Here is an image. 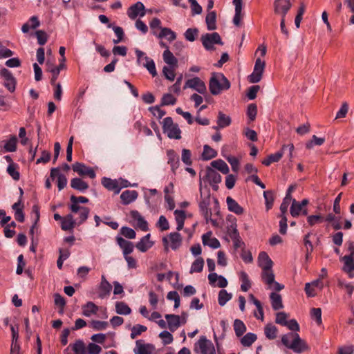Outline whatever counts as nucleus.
<instances>
[{
  "label": "nucleus",
  "mask_w": 354,
  "mask_h": 354,
  "mask_svg": "<svg viewBox=\"0 0 354 354\" xmlns=\"http://www.w3.org/2000/svg\"><path fill=\"white\" fill-rule=\"evenodd\" d=\"M71 205H70V209L73 213H77L80 207H84L83 206L79 205V203H87L88 199L84 196H71L70 198Z\"/></svg>",
  "instance_id": "6ab92c4d"
},
{
  "label": "nucleus",
  "mask_w": 354,
  "mask_h": 354,
  "mask_svg": "<svg viewBox=\"0 0 354 354\" xmlns=\"http://www.w3.org/2000/svg\"><path fill=\"white\" fill-rule=\"evenodd\" d=\"M65 67H66V65H65L64 62H60V64H59V66H57L55 68H53L52 69L50 70V71L53 74L52 78L50 80V83L52 84H54L55 83V81L57 80V79L59 76L60 71L62 69L64 68Z\"/></svg>",
  "instance_id": "4d7b16f0"
},
{
  "label": "nucleus",
  "mask_w": 354,
  "mask_h": 354,
  "mask_svg": "<svg viewBox=\"0 0 354 354\" xmlns=\"http://www.w3.org/2000/svg\"><path fill=\"white\" fill-rule=\"evenodd\" d=\"M232 298V294L228 293L226 290L222 289L218 292V304L221 306L230 301Z\"/></svg>",
  "instance_id": "603ef678"
},
{
  "label": "nucleus",
  "mask_w": 354,
  "mask_h": 354,
  "mask_svg": "<svg viewBox=\"0 0 354 354\" xmlns=\"http://www.w3.org/2000/svg\"><path fill=\"white\" fill-rule=\"evenodd\" d=\"M212 232H208L202 236L203 243L213 249L218 248L221 246L220 242L216 238H212Z\"/></svg>",
  "instance_id": "5701e85b"
},
{
  "label": "nucleus",
  "mask_w": 354,
  "mask_h": 354,
  "mask_svg": "<svg viewBox=\"0 0 354 354\" xmlns=\"http://www.w3.org/2000/svg\"><path fill=\"white\" fill-rule=\"evenodd\" d=\"M157 226L158 227L160 228L161 231H165L169 230V224L165 216L162 215L159 217L158 221L157 223Z\"/></svg>",
  "instance_id": "338daca9"
},
{
  "label": "nucleus",
  "mask_w": 354,
  "mask_h": 354,
  "mask_svg": "<svg viewBox=\"0 0 354 354\" xmlns=\"http://www.w3.org/2000/svg\"><path fill=\"white\" fill-rule=\"evenodd\" d=\"M235 6V14L233 18V23L235 26H239L241 20L242 0H233Z\"/></svg>",
  "instance_id": "bb28decb"
},
{
  "label": "nucleus",
  "mask_w": 354,
  "mask_h": 354,
  "mask_svg": "<svg viewBox=\"0 0 354 354\" xmlns=\"http://www.w3.org/2000/svg\"><path fill=\"white\" fill-rule=\"evenodd\" d=\"M226 203L228 209L230 212H234L237 215H240L243 213V208L241 207L239 204L232 197L227 196L226 198Z\"/></svg>",
  "instance_id": "a878e982"
},
{
  "label": "nucleus",
  "mask_w": 354,
  "mask_h": 354,
  "mask_svg": "<svg viewBox=\"0 0 354 354\" xmlns=\"http://www.w3.org/2000/svg\"><path fill=\"white\" fill-rule=\"evenodd\" d=\"M257 339L256 334L252 333H248L241 339V343L243 346H250Z\"/></svg>",
  "instance_id": "37998d69"
},
{
  "label": "nucleus",
  "mask_w": 354,
  "mask_h": 354,
  "mask_svg": "<svg viewBox=\"0 0 354 354\" xmlns=\"http://www.w3.org/2000/svg\"><path fill=\"white\" fill-rule=\"evenodd\" d=\"M102 185L109 190L113 191L115 194L120 193V188L118 186L117 180H113L109 178L103 177L102 178Z\"/></svg>",
  "instance_id": "393cba45"
},
{
  "label": "nucleus",
  "mask_w": 354,
  "mask_h": 354,
  "mask_svg": "<svg viewBox=\"0 0 354 354\" xmlns=\"http://www.w3.org/2000/svg\"><path fill=\"white\" fill-rule=\"evenodd\" d=\"M272 308L274 310H278L283 308L282 297L277 292H271L270 295Z\"/></svg>",
  "instance_id": "cd10ccee"
},
{
  "label": "nucleus",
  "mask_w": 354,
  "mask_h": 354,
  "mask_svg": "<svg viewBox=\"0 0 354 354\" xmlns=\"http://www.w3.org/2000/svg\"><path fill=\"white\" fill-rule=\"evenodd\" d=\"M164 62L169 66H178V59L174 57L173 53L169 50V48L164 51L163 55Z\"/></svg>",
  "instance_id": "58836bf2"
},
{
  "label": "nucleus",
  "mask_w": 354,
  "mask_h": 354,
  "mask_svg": "<svg viewBox=\"0 0 354 354\" xmlns=\"http://www.w3.org/2000/svg\"><path fill=\"white\" fill-rule=\"evenodd\" d=\"M168 163L171 165V170L174 173L179 166V156L175 153L174 150L167 151Z\"/></svg>",
  "instance_id": "c756f323"
},
{
  "label": "nucleus",
  "mask_w": 354,
  "mask_h": 354,
  "mask_svg": "<svg viewBox=\"0 0 354 354\" xmlns=\"http://www.w3.org/2000/svg\"><path fill=\"white\" fill-rule=\"evenodd\" d=\"M71 186L73 189L80 192H84L88 188L87 183L80 178H74L71 180Z\"/></svg>",
  "instance_id": "2f4dec72"
},
{
  "label": "nucleus",
  "mask_w": 354,
  "mask_h": 354,
  "mask_svg": "<svg viewBox=\"0 0 354 354\" xmlns=\"http://www.w3.org/2000/svg\"><path fill=\"white\" fill-rule=\"evenodd\" d=\"M266 62L260 58H257L255 61L253 72L248 77V80L250 83H258L261 81L265 69Z\"/></svg>",
  "instance_id": "0eeeda50"
},
{
  "label": "nucleus",
  "mask_w": 354,
  "mask_h": 354,
  "mask_svg": "<svg viewBox=\"0 0 354 354\" xmlns=\"http://www.w3.org/2000/svg\"><path fill=\"white\" fill-rule=\"evenodd\" d=\"M311 318L315 319L318 326L322 324V310L320 308H313L310 310Z\"/></svg>",
  "instance_id": "13d9d810"
},
{
  "label": "nucleus",
  "mask_w": 354,
  "mask_h": 354,
  "mask_svg": "<svg viewBox=\"0 0 354 354\" xmlns=\"http://www.w3.org/2000/svg\"><path fill=\"white\" fill-rule=\"evenodd\" d=\"M216 14L215 11H209L205 17V23L207 30H214L216 29Z\"/></svg>",
  "instance_id": "f704fd0d"
},
{
  "label": "nucleus",
  "mask_w": 354,
  "mask_h": 354,
  "mask_svg": "<svg viewBox=\"0 0 354 354\" xmlns=\"http://www.w3.org/2000/svg\"><path fill=\"white\" fill-rule=\"evenodd\" d=\"M175 219L177 223L176 230H181L183 228L185 220L186 218L185 212L183 210L176 209L174 211Z\"/></svg>",
  "instance_id": "e433bc0d"
},
{
  "label": "nucleus",
  "mask_w": 354,
  "mask_h": 354,
  "mask_svg": "<svg viewBox=\"0 0 354 354\" xmlns=\"http://www.w3.org/2000/svg\"><path fill=\"white\" fill-rule=\"evenodd\" d=\"M205 178L212 187V189L214 191H217L218 189V184L221 182V176L214 169L208 167L206 170Z\"/></svg>",
  "instance_id": "f8f14e48"
},
{
  "label": "nucleus",
  "mask_w": 354,
  "mask_h": 354,
  "mask_svg": "<svg viewBox=\"0 0 354 354\" xmlns=\"http://www.w3.org/2000/svg\"><path fill=\"white\" fill-rule=\"evenodd\" d=\"M325 142L324 138H318L315 135L312 136V139L306 144V149H312L315 145L321 146Z\"/></svg>",
  "instance_id": "5fc2aeb1"
},
{
  "label": "nucleus",
  "mask_w": 354,
  "mask_h": 354,
  "mask_svg": "<svg viewBox=\"0 0 354 354\" xmlns=\"http://www.w3.org/2000/svg\"><path fill=\"white\" fill-rule=\"evenodd\" d=\"M169 240L171 242V248L172 250H176L182 243V237L178 232H171L169 234Z\"/></svg>",
  "instance_id": "c9c22d12"
},
{
  "label": "nucleus",
  "mask_w": 354,
  "mask_h": 354,
  "mask_svg": "<svg viewBox=\"0 0 354 354\" xmlns=\"http://www.w3.org/2000/svg\"><path fill=\"white\" fill-rule=\"evenodd\" d=\"M283 156L282 151H277L275 153H272L269 155L266 159L262 161V164L266 166H269L272 162H276L279 161V160Z\"/></svg>",
  "instance_id": "c03bdc74"
},
{
  "label": "nucleus",
  "mask_w": 354,
  "mask_h": 354,
  "mask_svg": "<svg viewBox=\"0 0 354 354\" xmlns=\"http://www.w3.org/2000/svg\"><path fill=\"white\" fill-rule=\"evenodd\" d=\"M75 354H86L85 345L82 340H77L72 346Z\"/></svg>",
  "instance_id": "680f3d73"
},
{
  "label": "nucleus",
  "mask_w": 354,
  "mask_h": 354,
  "mask_svg": "<svg viewBox=\"0 0 354 354\" xmlns=\"http://www.w3.org/2000/svg\"><path fill=\"white\" fill-rule=\"evenodd\" d=\"M149 111L158 119L162 118L166 114V112L160 109L159 106H151Z\"/></svg>",
  "instance_id": "774afa93"
},
{
  "label": "nucleus",
  "mask_w": 354,
  "mask_h": 354,
  "mask_svg": "<svg viewBox=\"0 0 354 354\" xmlns=\"http://www.w3.org/2000/svg\"><path fill=\"white\" fill-rule=\"evenodd\" d=\"M72 168L80 176H88L92 179L95 178V172L93 168L87 167L83 163L76 162L72 165Z\"/></svg>",
  "instance_id": "ddd939ff"
},
{
  "label": "nucleus",
  "mask_w": 354,
  "mask_h": 354,
  "mask_svg": "<svg viewBox=\"0 0 354 354\" xmlns=\"http://www.w3.org/2000/svg\"><path fill=\"white\" fill-rule=\"evenodd\" d=\"M167 322V326L170 331L174 332L180 326V317L173 314H167L165 316Z\"/></svg>",
  "instance_id": "f3484780"
},
{
  "label": "nucleus",
  "mask_w": 354,
  "mask_h": 354,
  "mask_svg": "<svg viewBox=\"0 0 354 354\" xmlns=\"http://www.w3.org/2000/svg\"><path fill=\"white\" fill-rule=\"evenodd\" d=\"M201 41L206 50H213L214 44L223 45V43L218 32L206 33L201 36Z\"/></svg>",
  "instance_id": "423d86ee"
},
{
  "label": "nucleus",
  "mask_w": 354,
  "mask_h": 354,
  "mask_svg": "<svg viewBox=\"0 0 354 354\" xmlns=\"http://www.w3.org/2000/svg\"><path fill=\"white\" fill-rule=\"evenodd\" d=\"M211 165L214 168L218 169L224 174H227L229 173V167L225 163V162L223 161V160L218 159L214 160L211 162Z\"/></svg>",
  "instance_id": "a19ab883"
},
{
  "label": "nucleus",
  "mask_w": 354,
  "mask_h": 354,
  "mask_svg": "<svg viewBox=\"0 0 354 354\" xmlns=\"http://www.w3.org/2000/svg\"><path fill=\"white\" fill-rule=\"evenodd\" d=\"M150 234L144 236L140 241L136 243V248L142 252H145L151 248L153 245V242L150 241Z\"/></svg>",
  "instance_id": "aec40b11"
},
{
  "label": "nucleus",
  "mask_w": 354,
  "mask_h": 354,
  "mask_svg": "<svg viewBox=\"0 0 354 354\" xmlns=\"http://www.w3.org/2000/svg\"><path fill=\"white\" fill-rule=\"evenodd\" d=\"M130 216L134 222H136L135 226L142 231H147L149 230L148 223L147 221L142 216V215L137 210H132L130 212Z\"/></svg>",
  "instance_id": "2eb2a0df"
},
{
  "label": "nucleus",
  "mask_w": 354,
  "mask_h": 354,
  "mask_svg": "<svg viewBox=\"0 0 354 354\" xmlns=\"http://www.w3.org/2000/svg\"><path fill=\"white\" fill-rule=\"evenodd\" d=\"M217 156V152L214 149L211 148L209 145H205L203 147V151L202 153L203 159L208 160L212 159Z\"/></svg>",
  "instance_id": "a18cd8bd"
},
{
  "label": "nucleus",
  "mask_w": 354,
  "mask_h": 354,
  "mask_svg": "<svg viewBox=\"0 0 354 354\" xmlns=\"http://www.w3.org/2000/svg\"><path fill=\"white\" fill-rule=\"evenodd\" d=\"M347 251L348 254L342 257V261L344 262L343 270L348 274L350 278L353 277L352 272L354 269V243L351 241L346 242Z\"/></svg>",
  "instance_id": "f03ea898"
},
{
  "label": "nucleus",
  "mask_w": 354,
  "mask_h": 354,
  "mask_svg": "<svg viewBox=\"0 0 354 354\" xmlns=\"http://www.w3.org/2000/svg\"><path fill=\"white\" fill-rule=\"evenodd\" d=\"M290 335L295 337L293 341L291 342L290 349L292 350L296 353H301L309 349L306 342L300 337L298 333H296L295 335Z\"/></svg>",
  "instance_id": "9b49d317"
},
{
  "label": "nucleus",
  "mask_w": 354,
  "mask_h": 354,
  "mask_svg": "<svg viewBox=\"0 0 354 354\" xmlns=\"http://www.w3.org/2000/svg\"><path fill=\"white\" fill-rule=\"evenodd\" d=\"M83 315L86 317H90L91 315L96 314L98 311V306L92 301L87 302L82 307Z\"/></svg>",
  "instance_id": "4c0bfd02"
},
{
  "label": "nucleus",
  "mask_w": 354,
  "mask_h": 354,
  "mask_svg": "<svg viewBox=\"0 0 354 354\" xmlns=\"http://www.w3.org/2000/svg\"><path fill=\"white\" fill-rule=\"evenodd\" d=\"M89 212L90 210L88 207H80V209H78V212H80L78 225H81L86 221Z\"/></svg>",
  "instance_id": "69168bd1"
},
{
  "label": "nucleus",
  "mask_w": 354,
  "mask_h": 354,
  "mask_svg": "<svg viewBox=\"0 0 354 354\" xmlns=\"http://www.w3.org/2000/svg\"><path fill=\"white\" fill-rule=\"evenodd\" d=\"M162 131L171 139L181 138V131L177 124L174 123L171 117L165 118L162 121Z\"/></svg>",
  "instance_id": "7ed1b4c3"
},
{
  "label": "nucleus",
  "mask_w": 354,
  "mask_h": 354,
  "mask_svg": "<svg viewBox=\"0 0 354 354\" xmlns=\"http://www.w3.org/2000/svg\"><path fill=\"white\" fill-rule=\"evenodd\" d=\"M145 15V6L140 1L130 6L127 10V15L131 19H135L138 16L143 17Z\"/></svg>",
  "instance_id": "4468645a"
},
{
  "label": "nucleus",
  "mask_w": 354,
  "mask_h": 354,
  "mask_svg": "<svg viewBox=\"0 0 354 354\" xmlns=\"http://www.w3.org/2000/svg\"><path fill=\"white\" fill-rule=\"evenodd\" d=\"M231 118L230 116L226 115L223 112L219 111L217 120V127H214V129H218L228 127L231 124Z\"/></svg>",
  "instance_id": "7c9ffc66"
},
{
  "label": "nucleus",
  "mask_w": 354,
  "mask_h": 354,
  "mask_svg": "<svg viewBox=\"0 0 354 354\" xmlns=\"http://www.w3.org/2000/svg\"><path fill=\"white\" fill-rule=\"evenodd\" d=\"M259 266L263 270H268L272 267V261L266 252H260L258 257Z\"/></svg>",
  "instance_id": "412c9836"
},
{
  "label": "nucleus",
  "mask_w": 354,
  "mask_h": 354,
  "mask_svg": "<svg viewBox=\"0 0 354 354\" xmlns=\"http://www.w3.org/2000/svg\"><path fill=\"white\" fill-rule=\"evenodd\" d=\"M0 75L4 80V86L11 93L15 91L16 88V79L12 73L7 68H2L0 71Z\"/></svg>",
  "instance_id": "1a4fd4ad"
},
{
  "label": "nucleus",
  "mask_w": 354,
  "mask_h": 354,
  "mask_svg": "<svg viewBox=\"0 0 354 354\" xmlns=\"http://www.w3.org/2000/svg\"><path fill=\"white\" fill-rule=\"evenodd\" d=\"M178 66H165L163 67L162 73L166 79L174 81L176 77L175 71Z\"/></svg>",
  "instance_id": "8fccbe9b"
},
{
  "label": "nucleus",
  "mask_w": 354,
  "mask_h": 354,
  "mask_svg": "<svg viewBox=\"0 0 354 354\" xmlns=\"http://www.w3.org/2000/svg\"><path fill=\"white\" fill-rule=\"evenodd\" d=\"M234 329L237 337L242 336L246 331V326L240 319H235L234 322Z\"/></svg>",
  "instance_id": "de8ad7c7"
},
{
  "label": "nucleus",
  "mask_w": 354,
  "mask_h": 354,
  "mask_svg": "<svg viewBox=\"0 0 354 354\" xmlns=\"http://www.w3.org/2000/svg\"><path fill=\"white\" fill-rule=\"evenodd\" d=\"M144 59L146 61V63L143 64V66L148 70V71L152 75L153 77L157 75L156 66L153 60L147 56H145Z\"/></svg>",
  "instance_id": "864d4df0"
},
{
  "label": "nucleus",
  "mask_w": 354,
  "mask_h": 354,
  "mask_svg": "<svg viewBox=\"0 0 354 354\" xmlns=\"http://www.w3.org/2000/svg\"><path fill=\"white\" fill-rule=\"evenodd\" d=\"M194 351L197 354H216L213 343L203 335L194 344Z\"/></svg>",
  "instance_id": "20e7f679"
},
{
  "label": "nucleus",
  "mask_w": 354,
  "mask_h": 354,
  "mask_svg": "<svg viewBox=\"0 0 354 354\" xmlns=\"http://www.w3.org/2000/svg\"><path fill=\"white\" fill-rule=\"evenodd\" d=\"M231 86L230 82L221 73H212L209 82V89L213 95H217Z\"/></svg>",
  "instance_id": "f257e3e1"
},
{
  "label": "nucleus",
  "mask_w": 354,
  "mask_h": 354,
  "mask_svg": "<svg viewBox=\"0 0 354 354\" xmlns=\"http://www.w3.org/2000/svg\"><path fill=\"white\" fill-rule=\"evenodd\" d=\"M112 290L111 285L109 283V281L106 279L104 275L102 276L101 282L99 286V297L103 299L107 296H109Z\"/></svg>",
  "instance_id": "a211bd4d"
},
{
  "label": "nucleus",
  "mask_w": 354,
  "mask_h": 354,
  "mask_svg": "<svg viewBox=\"0 0 354 354\" xmlns=\"http://www.w3.org/2000/svg\"><path fill=\"white\" fill-rule=\"evenodd\" d=\"M120 233L124 237L129 239H135L136 236V232L132 228L126 226L121 227Z\"/></svg>",
  "instance_id": "0e129e2a"
},
{
  "label": "nucleus",
  "mask_w": 354,
  "mask_h": 354,
  "mask_svg": "<svg viewBox=\"0 0 354 354\" xmlns=\"http://www.w3.org/2000/svg\"><path fill=\"white\" fill-rule=\"evenodd\" d=\"M261 277L263 281L268 286L269 288H272V283L274 282V274L272 268L262 270Z\"/></svg>",
  "instance_id": "473e14b6"
},
{
  "label": "nucleus",
  "mask_w": 354,
  "mask_h": 354,
  "mask_svg": "<svg viewBox=\"0 0 354 354\" xmlns=\"http://www.w3.org/2000/svg\"><path fill=\"white\" fill-rule=\"evenodd\" d=\"M138 196V193L136 190H125L121 195L120 198L123 205H129L133 202Z\"/></svg>",
  "instance_id": "4be33fe9"
},
{
  "label": "nucleus",
  "mask_w": 354,
  "mask_h": 354,
  "mask_svg": "<svg viewBox=\"0 0 354 354\" xmlns=\"http://www.w3.org/2000/svg\"><path fill=\"white\" fill-rule=\"evenodd\" d=\"M273 7L275 14L280 15L281 17L285 18L292 7V3L290 0H274Z\"/></svg>",
  "instance_id": "9d476101"
},
{
  "label": "nucleus",
  "mask_w": 354,
  "mask_h": 354,
  "mask_svg": "<svg viewBox=\"0 0 354 354\" xmlns=\"http://www.w3.org/2000/svg\"><path fill=\"white\" fill-rule=\"evenodd\" d=\"M210 205V192L209 191L207 192L205 195H203L202 189H201V201H199L198 206L200 211L203 216H204L206 223L209 222V218L212 217V212L210 209H209V206Z\"/></svg>",
  "instance_id": "39448f33"
},
{
  "label": "nucleus",
  "mask_w": 354,
  "mask_h": 354,
  "mask_svg": "<svg viewBox=\"0 0 354 354\" xmlns=\"http://www.w3.org/2000/svg\"><path fill=\"white\" fill-rule=\"evenodd\" d=\"M277 328L272 324H268L265 326L264 333L266 337L269 339H275L277 336Z\"/></svg>",
  "instance_id": "79ce46f5"
},
{
  "label": "nucleus",
  "mask_w": 354,
  "mask_h": 354,
  "mask_svg": "<svg viewBox=\"0 0 354 354\" xmlns=\"http://www.w3.org/2000/svg\"><path fill=\"white\" fill-rule=\"evenodd\" d=\"M17 138L15 136H12L5 144L4 149L6 151L13 152L17 149Z\"/></svg>",
  "instance_id": "6e6d98bb"
},
{
  "label": "nucleus",
  "mask_w": 354,
  "mask_h": 354,
  "mask_svg": "<svg viewBox=\"0 0 354 354\" xmlns=\"http://www.w3.org/2000/svg\"><path fill=\"white\" fill-rule=\"evenodd\" d=\"M290 214L293 217H297L300 214L306 216L308 214V210L306 208L301 207L299 204V202L297 201L295 199H293L290 206Z\"/></svg>",
  "instance_id": "b1692460"
},
{
  "label": "nucleus",
  "mask_w": 354,
  "mask_h": 354,
  "mask_svg": "<svg viewBox=\"0 0 354 354\" xmlns=\"http://www.w3.org/2000/svg\"><path fill=\"white\" fill-rule=\"evenodd\" d=\"M75 221L73 216L71 214H68L65 218L62 220L61 227L64 231L71 230L74 228Z\"/></svg>",
  "instance_id": "72a5a7b5"
},
{
  "label": "nucleus",
  "mask_w": 354,
  "mask_h": 354,
  "mask_svg": "<svg viewBox=\"0 0 354 354\" xmlns=\"http://www.w3.org/2000/svg\"><path fill=\"white\" fill-rule=\"evenodd\" d=\"M187 88H192L201 94H205L207 92V88L205 82L198 77L187 80L183 86L184 89Z\"/></svg>",
  "instance_id": "6e6552de"
},
{
  "label": "nucleus",
  "mask_w": 354,
  "mask_h": 354,
  "mask_svg": "<svg viewBox=\"0 0 354 354\" xmlns=\"http://www.w3.org/2000/svg\"><path fill=\"white\" fill-rule=\"evenodd\" d=\"M204 266V260L201 257L197 258L192 264L189 272H201Z\"/></svg>",
  "instance_id": "3c124183"
},
{
  "label": "nucleus",
  "mask_w": 354,
  "mask_h": 354,
  "mask_svg": "<svg viewBox=\"0 0 354 354\" xmlns=\"http://www.w3.org/2000/svg\"><path fill=\"white\" fill-rule=\"evenodd\" d=\"M136 348H134L133 351L136 354H151L153 349L151 344H144L141 343L140 340H137Z\"/></svg>",
  "instance_id": "c85d7f7f"
},
{
  "label": "nucleus",
  "mask_w": 354,
  "mask_h": 354,
  "mask_svg": "<svg viewBox=\"0 0 354 354\" xmlns=\"http://www.w3.org/2000/svg\"><path fill=\"white\" fill-rule=\"evenodd\" d=\"M147 328L143 325L137 324L132 327L131 333V338L135 339L137 336L140 335L142 333L145 332Z\"/></svg>",
  "instance_id": "e2e57ef3"
},
{
  "label": "nucleus",
  "mask_w": 354,
  "mask_h": 354,
  "mask_svg": "<svg viewBox=\"0 0 354 354\" xmlns=\"http://www.w3.org/2000/svg\"><path fill=\"white\" fill-rule=\"evenodd\" d=\"M240 279L242 282L241 289L243 292H247L251 288V283L247 273L244 271L241 272Z\"/></svg>",
  "instance_id": "09e8293b"
},
{
  "label": "nucleus",
  "mask_w": 354,
  "mask_h": 354,
  "mask_svg": "<svg viewBox=\"0 0 354 354\" xmlns=\"http://www.w3.org/2000/svg\"><path fill=\"white\" fill-rule=\"evenodd\" d=\"M115 306L117 314L127 315L131 313V308L124 301H117Z\"/></svg>",
  "instance_id": "ea45409f"
},
{
  "label": "nucleus",
  "mask_w": 354,
  "mask_h": 354,
  "mask_svg": "<svg viewBox=\"0 0 354 354\" xmlns=\"http://www.w3.org/2000/svg\"><path fill=\"white\" fill-rule=\"evenodd\" d=\"M17 165L15 163H10L7 168V172L15 180H18L20 178V174L17 170Z\"/></svg>",
  "instance_id": "bf43d9fd"
},
{
  "label": "nucleus",
  "mask_w": 354,
  "mask_h": 354,
  "mask_svg": "<svg viewBox=\"0 0 354 354\" xmlns=\"http://www.w3.org/2000/svg\"><path fill=\"white\" fill-rule=\"evenodd\" d=\"M158 38H166L167 40L171 41H174L176 37V33L169 28H162L160 32L158 35Z\"/></svg>",
  "instance_id": "49530a36"
},
{
  "label": "nucleus",
  "mask_w": 354,
  "mask_h": 354,
  "mask_svg": "<svg viewBox=\"0 0 354 354\" xmlns=\"http://www.w3.org/2000/svg\"><path fill=\"white\" fill-rule=\"evenodd\" d=\"M176 102V98L170 93L164 94L161 99L160 106L174 105Z\"/></svg>",
  "instance_id": "052dcab7"
},
{
  "label": "nucleus",
  "mask_w": 354,
  "mask_h": 354,
  "mask_svg": "<svg viewBox=\"0 0 354 354\" xmlns=\"http://www.w3.org/2000/svg\"><path fill=\"white\" fill-rule=\"evenodd\" d=\"M55 177H57V187L60 191L66 186L67 178L64 174L59 172V167H54L50 169V178L55 179Z\"/></svg>",
  "instance_id": "dca6fc26"
}]
</instances>
